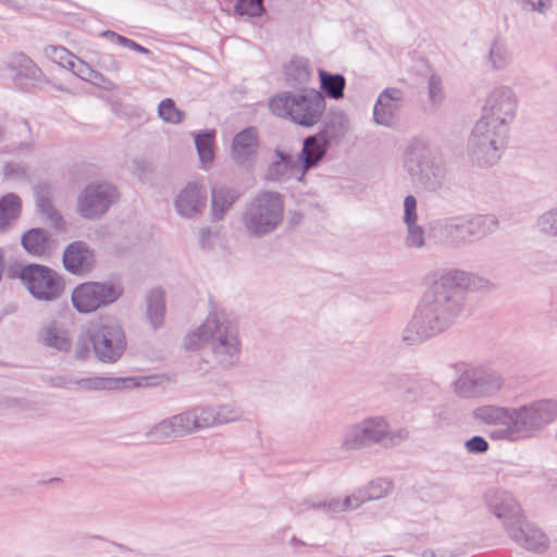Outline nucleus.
Masks as SVG:
<instances>
[{"instance_id": "9d476101", "label": "nucleus", "mask_w": 557, "mask_h": 557, "mask_svg": "<svg viewBox=\"0 0 557 557\" xmlns=\"http://www.w3.org/2000/svg\"><path fill=\"white\" fill-rule=\"evenodd\" d=\"M120 200L117 187L106 181L88 183L78 194L77 214L88 221H97Z\"/></svg>"}, {"instance_id": "79ce46f5", "label": "nucleus", "mask_w": 557, "mask_h": 557, "mask_svg": "<svg viewBox=\"0 0 557 557\" xmlns=\"http://www.w3.org/2000/svg\"><path fill=\"white\" fill-rule=\"evenodd\" d=\"M490 62L492 67L495 70H502L507 66L510 60V53L504 42H500L499 38H494L488 53Z\"/></svg>"}, {"instance_id": "412c9836", "label": "nucleus", "mask_w": 557, "mask_h": 557, "mask_svg": "<svg viewBox=\"0 0 557 557\" xmlns=\"http://www.w3.org/2000/svg\"><path fill=\"white\" fill-rule=\"evenodd\" d=\"M206 187L198 182H188L174 200V207L182 218L196 219L207 207Z\"/></svg>"}, {"instance_id": "f03ea898", "label": "nucleus", "mask_w": 557, "mask_h": 557, "mask_svg": "<svg viewBox=\"0 0 557 557\" xmlns=\"http://www.w3.org/2000/svg\"><path fill=\"white\" fill-rule=\"evenodd\" d=\"M211 343L213 358L222 368L237 362L240 354L238 327L235 320L225 311L210 312L207 320L191 334L187 335L184 346L187 350H197Z\"/></svg>"}, {"instance_id": "49530a36", "label": "nucleus", "mask_w": 557, "mask_h": 557, "mask_svg": "<svg viewBox=\"0 0 557 557\" xmlns=\"http://www.w3.org/2000/svg\"><path fill=\"white\" fill-rule=\"evenodd\" d=\"M540 231L549 236H557V207L540 215L537 220Z\"/></svg>"}, {"instance_id": "6e6d98bb", "label": "nucleus", "mask_w": 557, "mask_h": 557, "mask_svg": "<svg viewBox=\"0 0 557 557\" xmlns=\"http://www.w3.org/2000/svg\"><path fill=\"white\" fill-rule=\"evenodd\" d=\"M465 447L470 454H484L488 450L490 446L484 437L474 435L466 441Z\"/></svg>"}, {"instance_id": "393cba45", "label": "nucleus", "mask_w": 557, "mask_h": 557, "mask_svg": "<svg viewBox=\"0 0 557 557\" xmlns=\"http://www.w3.org/2000/svg\"><path fill=\"white\" fill-rule=\"evenodd\" d=\"M21 246L32 257H47L52 247V236L44 227H30L21 235Z\"/></svg>"}, {"instance_id": "f3484780", "label": "nucleus", "mask_w": 557, "mask_h": 557, "mask_svg": "<svg viewBox=\"0 0 557 557\" xmlns=\"http://www.w3.org/2000/svg\"><path fill=\"white\" fill-rule=\"evenodd\" d=\"M5 69L12 73L14 86L23 92H34L40 83H50L41 69L23 52L11 55Z\"/></svg>"}, {"instance_id": "58836bf2", "label": "nucleus", "mask_w": 557, "mask_h": 557, "mask_svg": "<svg viewBox=\"0 0 557 557\" xmlns=\"http://www.w3.org/2000/svg\"><path fill=\"white\" fill-rule=\"evenodd\" d=\"M78 77L85 82L91 83L95 86L104 88L106 90H112L114 84L112 81L107 78L99 71L94 70L88 63L78 64Z\"/></svg>"}, {"instance_id": "bf43d9fd", "label": "nucleus", "mask_w": 557, "mask_h": 557, "mask_svg": "<svg viewBox=\"0 0 557 557\" xmlns=\"http://www.w3.org/2000/svg\"><path fill=\"white\" fill-rule=\"evenodd\" d=\"M52 186L50 183L48 182H42V183H39L37 184L35 187H34V196H35V201H36V205L38 203V200L40 199H51V196H52Z\"/></svg>"}, {"instance_id": "0eeeda50", "label": "nucleus", "mask_w": 557, "mask_h": 557, "mask_svg": "<svg viewBox=\"0 0 557 557\" xmlns=\"http://www.w3.org/2000/svg\"><path fill=\"white\" fill-rule=\"evenodd\" d=\"M284 219V197L278 191L261 190L245 207L242 223L255 238L273 233Z\"/></svg>"}, {"instance_id": "37998d69", "label": "nucleus", "mask_w": 557, "mask_h": 557, "mask_svg": "<svg viewBox=\"0 0 557 557\" xmlns=\"http://www.w3.org/2000/svg\"><path fill=\"white\" fill-rule=\"evenodd\" d=\"M361 502L356 496H347L344 500L332 499L329 503L312 504L310 507L313 509L324 508L329 512H343L351 508L359 507Z\"/></svg>"}, {"instance_id": "3c124183", "label": "nucleus", "mask_w": 557, "mask_h": 557, "mask_svg": "<svg viewBox=\"0 0 557 557\" xmlns=\"http://www.w3.org/2000/svg\"><path fill=\"white\" fill-rule=\"evenodd\" d=\"M418 201L413 195H407L404 199V216L403 221L406 224H413L418 221Z\"/></svg>"}, {"instance_id": "4be33fe9", "label": "nucleus", "mask_w": 557, "mask_h": 557, "mask_svg": "<svg viewBox=\"0 0 557 557\" xmlns=\"http://www.w3.org/2000/svg\"><path fill=\"white\" fill-rule=\"evenodd\" d=\"M484 500L488 509L503 521L505 528L507 522L513 521L522 515L520 505L506 491L490 488L484 494Z\"/></svg>"}, {"instance_id": "39448f33", "label": "nucleus", "mask_w": 557, "mask_h": 557, "mask_svg": "<svg viewBox=\"0 0 557 557\" xmlns=\"http://www.w3.org/2000/svg\"><path fill=\"white\" fill-rule=\"evenodd\" d=\"M497 226L498 220L492 214L455 215L434 221L431 233L441 244L456 248L481 240Z\"/></svg>"}, {"instance_id": "6e6552de", "label": "nucleus", "mask_w": 557, "mask_h": 557, "mask_svg": "<svg viewBox=\"0 0 557 557\" xmlns=\"http://www.w3.org/2000/svg\"><path fill=\"white\" fill-rule=\"evenodd\" d=\"M508 133L478 121L468 138L467 152L470 161L480 168L492 166L506 148Z\"/></svg>"}, {"instance_id": "c9c22d12", "label": "nucleus", "mask_w": 557, "mask_h": 557, "mask_svg": "<svg viewBox=\"0 0 557 557\" xmlns=\"http://www.w3.org/2000/svg\"><path fill=\"white\" fill-rule=\"evenodd\" d=\"M475 418L491 425L511 422V409L498 406H483L474 411Z\"/></svg>"}, {"instance_id": "7ed1b4c3", "label": "nucleus", "mask_w": 557, "mask_h": 557, "mask_svg": "<svg viewBox=\"0 0 557 557\" xmlns=\"http://www.w3.org/2000/svg\"><path fill=\"white\" fill-rule=\"evenodd\" d=\"M127 348L126 334L121 323L111 315L89 322L76 343L75 358L87 360L90 356L102 363H115Z\"/></svg>"}, {"instance_id": "4d7b16f0", "label": "nucleus", "mask_w": 557, "mask_h": 557, "mask_svg": "<svg viewBox=\"0 0 557 557\" xmlns=\"http://www.w3.org/2000/svg\"><path fill=\"white\" fill-rule=\"evenodd\" d=\"M3 175L5 178L24 180L27 173L22 163L9 161L3 166Z\"/></svg>"}, {"instance_id": "f704fd0d", "label": "nucleus", "mask_w": 557, "mask_h": 557, "mask_svg": "<svg viewBox=\"0 0 557 557\" xmlns=\"http://www.w3.org/2000/svg\"><path fill=\"white\" fill-rule=\"evenodd\" d=\"M323 159V157L302 145L301 150L296 157L295 171H298V173L294 176V178L299 183H304L306 181L307 173L310 170L318 168Z\"/></svg>"}, {"instance_id": "ea45409f", "label": "nucleus", "mask_w": 557, "mask_h": 557, "mask_svg": "<svg viewBox=\"0 0 557 557\" xmlns=\"http://www.w3.org/2000/svg\"><path fill=\"white\" fill-rule=\"evenodd\" d=\"M455 394L462 398H482L496 394L499 385H454Z\"/></svg>"}, {"instance_id": "dca6fc26", "label": "nucleus", "mask_w": 557, "mask_h": 557, "mask_svg": "<svg viewBox=\"0 0 557 557\" xmlns=\"http://www.w3.org/2000/svg\"><path fill=\"white\" fill-rule=\"evenodd\" d=\"M440 377L448 383H503L505 381L490 363L466 361L443 366Z\"/></svg>"}, {"instance_id": "2f4dec72", "label": "nucleus", "mask_w": 557, "mask_h": 557, "mask_svg": "<svg viewBox=\"0 0 557 557\" xmlns=\"http://www.w3.org/2000/svg\"><path fill=\"white\" fill-rule=\"evenodd\" d=\"M321 95L330 99H342L345 95L346 79L343 74L319 70Z\"/></svg>"}, {"instance_id": "052dcab7", "label": "nucleus", "mask_w": 557, "mask_h": 557, "mask_svg": "<svg viewBox=\"0 0 557 557\" xmlns=\"http://www.w3.org/2000/svg\"><path fill=\"white\" fill-rule=\"evenodd\" d=\"M99 65L108 72H119L121 69L120 63L114 59L112 54H103L99 59Z\"/></svg>"}, {"instance_id": "2eb2a0df", "label": "nucleus", "mask_w": 557, "mask_h": 557, "mask_svg": "<svg viewBox=\"0 0 557 557\" xmlns=\"http://www.w3.org/2000/svg\"><path fill=\"white\" fill-rule=\"evenodd\" d=\"M407 170L424 190L436 191L444 185L445 164L440 157L433 156L430 151H423L414 158H409Z\"/></svg>"}, {"instance_id": "6ab92c4d", "label": "nucleus", "mask_w": 557, "mask_h": 557, "mask_svg": "<svg viewBox=\"0 0 557 557\" xmlns=\"http://www.w3.org/2000/svg\"><path fill=\"white\" fill-rule=\"evenodd\" d=\"M61 261L67 273L83 276L94 270L96 253L86 242L74 240L64 247Z\"/></svg>"}, {"instance_id": "338daca9", "label": "nucleus", "mask_w": 557, "mask_h": 557, "mask_svg": "<svg viewBox=\"0 0 557 557\" xmlns=\"http://www.w3.org/2000/svg\"><path fill=\"white\" fill-rule=\"evenodd\" d=\"M522 4L523 8H529L532 11H535V2L532 0H517Z\"/></svg>"}, {"instance_id": "8fccbe9b", "label": "nucleus", "mask_w": 557, "mask_h": 557, "mask_svg": "<svg viewBox=\"0 0 557 557\" xmlns=\"http://www.w3.org/2000/svg\"><path fill=\"white\" fill-rule=\"evenodd\" d=\"M55 53H60L65 57L64 62H60V65L70 70L74 75L78 77V64H84L85 61L76 58L73 53H71L66 48L63 47H52Z\"/></svg>"}, {"instance_id": "0e129e2a", "label": "nucleus", "mask_w": 557, "mask_h": 557, "mask_svg": "<svg viewBox=\"0 0 557 557\" xmlns=\"http://www.w3.org/2000/svg\"><path fill=\"white\" fill-rule=\"evenodd\" d=\"M16 310V306L13 305V304H9L7 305L2 311H1V314H0V322L2 321V319L8 315V314H11V313H14Z\"/></svg>"}, {"instance_id": "9b49d317", "label": "nucleus", "mask_w": 557, "mask_h": 557, "mask_svg": "<svg viewBox=\"0 0 557 557\" xmlns=\"http://www.w3.org/2000/svg\"><path fill=\"white\" fill-rule=\"evenodd\" d=\"M557 417V400L542 399L530 405L511 409V423L520 437L534 436Z\"/></svg>"}, {"instance_id": "20e7f679", "label": "nucleus", "mask_w": 557, "mask_h": 557, "mask_svg": "<svg viewBox=\"0 0 557 557\" xmlns=\"http://www.w3.org/2000/svg\"><path fill=\"white\" fill-rule=\"evenodd\" d=\"M7 278L18 280L32 298L41 302L57 301L66 290L64 275L42 263L12 262L8 265Z\"/></svg>"}, {"instance_id": "c756f323", "label": "nucleus", "mask_w": 557, "mask_h": 557, "mask_svg": "<svg viewBox=\"0 0 557 557\" xmlns=\"http://www.w3.org/2000/svg\"><path fill=\"white\" fill-rule=\"evenodd\" d=\"M22 212V199L14 193L0 197V234L8 232Z\"/></svg>"}, {"instance_id": "864d4df0", "label": "nucleus", "mask_w": 557, "mask_h": 557, "mask_svg": "<svg viewBox=\"0 0 557 557\" xmlns=\"http://www.w3.org/2000/svg\"><path fill=\"white\" fill-rule=\"evenodd\" d=\"M409 437V431L405 428H401L396 431H389V426L387 428L386 435L384 436L383 446L385 448H392L400 443L405 442Z\"/></svg>"}, {"instance_id": "5fc2aeb1", "label": "nucleus", "mask_w": 557, "mask_h": 557, "mask_svg": "<svg viewBox=\"0 0 557 557\" xmlns=\"http://www.w3.org/2000/svg\"><path fill=\"white\" fill-rule=\"evenodd\" d=\"M73 383H141L139 377H82Z\"/></svg>"}, {"instance_id": "774afa93", "label": "nucleus", "mask_w": 557, "mask_h": 557, "mask_svg": "<svg viewBox=\"0 0 557 557\" xmlns=\"http://www.w3.org/2000/svg\"><path fill=\"white\" fill-rule=\"evenodd\" d=\"M52 52H53V55H52L53 60L58 61L59 64H60V62H64L65 61V57L64 55H62L60 53H55L53 50H52Z\"/></svg>"}, {"instance_id": "423d86ee", "label": "nucleus", "mask_w": 557, "mask_h": 557, "mask_svg": "<svg viewBox=\"0 0 557 557\" xmlns=\"http://www.w3.org/2000/svg\"><path fill=\"white\" fill-rule=\"evenodd\" d=\"M269 109L276 116L310 128L321 121L326 102L324 97L314 89L300 92L284 91L270 99Z\"/></svg>"}, {"instance_id": "a211bd4d", "label": "nucleus", "mask_w": 557, "mask_h": 557, "mask_svg": "<svg viewBox=\"0 0 557 557\" xmlns=\"http://www.w3.org/2000/svg\"><path fill=\"white\" fill-rule=\"evenodd\" d=\"M260 148V138L256 126H247L237 132L231 144V157L240 169L252 168Z\"/></svg>"}, {"instance_id": "de8ad7c7", "label": "nucleus", "mask_w": 557, "mask_h": 557, "mask_svg": "<svg viewBox=\"0 0 557 557\" xmlns=\"http://www.w3.org/2000/svg\"><path fill=\"white\" fill-rule=\"evenodd\" d=\"M407 236L405 238L406 246L409 248H421L425 244L424 228L417 223L406 224Z\"/></svg>"}, {"instance_id": "a19ab883", "label": "nucleus", "mask_w": 557, "mask_h": 557, "mask_svg": "<svg viewBox=\"0 0 557 557\" xmlns=\"http://www.w3.org/2000/svg\"><path fill=\"white\" fill-rule=\"evenodd\" d=\"M158 114L166 123L180 124L185 117V112L180 110L175 101L171 98H165L160 101L158 106Z\"/></svg>"}, {"instance_id": "ddd939ff", "label": "nucleus", "mask_w": 557, "mask_h": 557, "mask_svg": "<svg viewBox=\"0 0 557 557\" xmlns=\"http://www.w3.org/2000/svg\"><path fill=\"white\" fill-rule=\"evenodd\" d=\"M349 119L339 108H330L321 119L319 132L304 138L302 145L325 158L330 148L338 144L349 131Z\"/></svg>"}, {"instance_id": "603ef678", "label": "nucleus", "mask_w": 557, "mask_h": 557, "mask_svg": "<svg viewBox=\"0 0 557 557\" xmlns=\"http://www.w3.org/2000/svg\"><path fill=\"white\" fill-rule=\"evenodd\" d=\"M429 98L433 104L441 103L444 99L442 79L433 74L428 82Z\"/></svg>"}, {"instance_id": "e2e57ef3", "label": "nucleus", "mask_w": 557, "mask_h": 557, "mask_svg": "<svg viewBox=\"0 0 557 557\" xmlns=\"http://www.w3.org/2000/svg\"><path fill=\"white\" fill-rule=\"evenodd\" d=\"M550 3H552L550 0H547V1L537 0V2L535 3V11H539L540 13H544L550 7Z\"/></svg>"}, {"instance_id": "c03bdc74", "label": "nucleus", "mask_w": 557, "mask_h": 557, "mask_svg": "<svg viewBox=\"0 0 557 557\" xmlns=\"http://www.w3.org/2000/svg\"><path fill=\"white\" fill-rule=\"evenodd\" d=\"M392 487L393 484L387 479L379 478L376 480H373L369 483V485L366 488V496L359 499V502H361L362 504L364 500L380 499L387 495Z\"/></svg>"}, {"instance_id": "a878e982", "label": "nucleus", "mask_w": 557, "mask_h": 557, "mask_svg": "<svg viewBox=\"0 0 557 557\" xmlns=\"http://www.w3.org/2000/svg\"><path fill=\"white\" fill-rule=\"evenodd\" d=\"M38 341L46 347L53 348L61 352H67L72 348L70 333L57 320H50L40 327Z\"/></svg>"}, {"instance_id": "4468645a", "label": "nucleus", "mask_w": 557, "mask_h": 557, "mask_svg": "<svg viewBox=\"0 0 557 557\" xmlns=\"http://www.w3.org/2000/svg\"><path fill=\"white\" fill-rule=\"evenodd\" d=\"M388 422L383 417H371L346 428L342 438L344 450H359L383 442Z\"/></svg>"}, {"instance_id": "b1692460", "label": "nucleus", "mask_w": 557, "mask_h": 557, "mask_svg": "<svg viewBox=\"0 0 557 557\" xmlns=\"http://www.w3.org/2000/svg\"><path fill=\"white\" fill-rule=\"evenodd\" d=\"M202 406H196L170 417L177 437H183L208 429L210 417Z\"/></svg>"}, {"instance_id": "72a5a7b5", "label": "nucleus", "mask_w": 557, "mask_h": 557, "mask_svg": "<svg viewBox=\"0 0 557 557\" xmlns=\"http://www.w3.org/2000/svg\"><path fill=\"white\" fill-rule=\"evenodd\" d=\"M205 412L210 417L208 429L220 424L237 421L242 418L243 412L233 405H220L218 407H203Z\"/></svg>"}, {"instance_id": "f8f14e48", "label": "nucleus", "mask_w": 557, "mask_h": 557, "mask_svg": "<svg viewBox=\"0 0 557 557\" xmlns=\"http://www.w3.org/2000/svg\"><path fill=\"white\" fill-rule=\"evenodd\" d=\"M518 102V97L510 87L497 86L487 95L479 121L509 133L517 115Z\"/></svg>"}, {"instance_id": "7c9ffc66", "label": "nucleus", "mask_w": 557, "mask_h": 557, "mask_svg": "<svg viewBox=\"0 0 557 557\" xmlns=\"http://www.w3.org/2000/svg\"><path fill=\"white\" fill-rule=\"evenodd\" d=\"M195 147L199 157V161L203 166L211 165L215 158V137L214 128L194 132L193 134Z\"/></svg>"}, {"instance_id": "69168bd1", "label": "nucleus", "mask_w": 557, "mask_h": 557, "mask_svg": "<svg viewBox=\"0 0 557 557\" xmlns=\"http://www.w3.org/2000/svg\"><path fill=\"white\" fill-rule=\"evenodd\" d=\"M398 381H399V383H416L419 381V379L414 374H403L398 379Z\"/></svg>"}, {"instance_id": "4c0bfd02", "label": "nucleus", "mask_w": 557, "mask_h": 557, "mask_svg": "<svg viewBox=\"0 0 557 557\" xmlns=\"http://www.w3.org/2000/svg\"><path fill=\"white\" fill-rule=\"evenodd\" d=\"M145 435L146 438L153 444H162L172 437H177L170 418H166L151 426Z\"/></svg>"}, {"instance_id": "e433bc0d", "label": "nucleus", "mask_w": 557, "mask_h": 557, "mask_svg": "<svg viewBox=\"0 0 557 557\" xmlns=\"http://www.w3.org/2000/svg\"><path fill=\"white\" fill-rule=\"evenodd\" d=\"M36 211L50 222V226L57 233L66 232V222L62 213L53 206L52 199L44 198L38 200V203L36 205Z\"/></svg>"}, {"instance_id": "cd10ccee", "label": "nucleus", "mask_w": 557, "mask_h": 557, "mask_svg": "<svg viewBox=\"0 0 557 557\" xmlns=\"http://www.w3.org/2000/svg\"><path fill=\"white\" fill-rule=\"evenodd\" d=\"M242 197V193L230 186H214L211 188V220L222 221L225 214Z\"/></svg>"}, {"instance_id": "aec40b11", "label": "nucleus", "mask_w": 557, "mask_h": 557, "mask_svg": "<svg viewBox=\"0 0 557 557\" xmlns=\"http://www.w3.org/2000/svg\"><path fill=\"white\" fill-rule=\"evenodd\" d=\"M506 532L521 547L535 553H542L548 547L546 535L537 528L527 522L523 515L507 522Z\"/></svg>"}, {"instance_id": "09e8293b", "label": "nucleus", "mask_w": 557, "mask_h": 557, "mask_svg": "<svg viewBox=\"0 0 557 557\" xmlns=\"http://www.w3.org/2000/svg\"><path fill=\"white\" fill-rule=\"evenodd\" d=\"M500 428L492 430L488 433V436L493 441H508V442H517L520 441V437L513 426V423L507 422L506 424H498Z\"/></svg>"}, {"instance_id": "5701e85b", "label": "nucleus", "mask_w": 557, "mask_h": 557, "mask_svg": "<svg viewBox=\"0 0 557 557\" xmlns=\"http://www.w3.org/2000/svg\"><path fill=\"white\" fill-rule=\"evenodd\" d=\"M403 101V91L398 88H385L377 97L373 108V120L377 125L393 127L399 103Z\"/></svg>"}, {"instance_id": "13d9d810", "label": "nucleus", "mask_w": 557, "mask_h": 557, "mask_svg": "<svg viewBox=\"0 0 557 557\" xmlns=\"http://www.w3.org/2000/svg\"><path fill=\"white\" fill-rule=\"evenodd\" d=\"M218 232H212L209 226H203L199 231V246L202 250H211L214 247V237Z\"/></svg>"}, {"instance_id": "c85d7f7f", "label": "nucleus", "mask_w": 557, "mask_h": 557, "mask_svg": "<svg viewBox=\"0 0 557 557\" xmlns=\"http://www.w3.org/2000/svg\"><path fill=\"white\" fill-rule=\"evenodd\" d=\"M146 315L153 330L162 326L165 314V293L161 287L150 289L146 295Z\"/></svg>"}, {"instance_id": "1a4fd4ad", "label": "nucleus", "mask_w": 557, "mask_h": 557, "mask_svg": "<svg viewBox=\"0 0 557 557\" xmlns=\"http://www.w3.org/2000/svg\"><path fill=\"white\" fill-rule=\"evenodd\" d=\"M124 294L120 283L112 281H85L71 293L73 309L79 314H90L115 304Z\"/></svg>"}, {"instance_id": "a18cd8bd", "label": "nucleus", "mask_w": 557, "mask_h": 557, "mask_svg": "<svg viewBox=\"0 0 557 557\" xmlns=\"http://www.w3.org/2000/svg\"><path fill=\"white\" fill-rule=\"evenodd\" d=\"M102 36L107 39H109L110 41L112 42H115L120 46H123L125 48H128L131 50H134L138 53H141V54H146V55H150L151 54V51L139 45L138 42H136L135 40L131 39V38H127L116 32H113V30H104L102 33Z\"/></svg>"}, {"instance_id": "bb28decb", "label": "nucleus", "mask_w": 557, "mask_h": 557, "mask_svg": "<svg viewBox=\"0 0 557 557\" xmlns=\"http://www.w3.org/2000/svg\"><path fill=\"white\" fill-rule=\"evenodd\" d=\"M274 158L265 169L264 181L282 183L290 178L292 173L296 170V158L278 147L274 149Z\"/></svg>"}, {"instance_id": "f257e3e1", "label": "nucleus", "mask_w": 557, "mask_h": 557, "mask_svg": "<svg viewBox=\"0 0 557 557\" xmlns=\"http://www.w3.org/2000/svg\"><path fill=\"white\" fill-rule=\"evenodd\" d=\"M475 278L473 274L458 269L441 274L424 292L403 331V341L408 345H417L453 325L463 309L466 293L475 284Z\"/></svg>"}, {"instance_id": "680f3d73", "label": "nucleus", "mask_w": 557, "mask_h": 557, "mask_svg": "<svg viewBox=\"0 0 557 557\" xmlns=\"http://www.w3.org/2000/svg\"><path fill=\"white\" fill-rule=\"evenodd\" d=\"M0 407L3 408H14V407H21L25 408V405L21 403L17 398H10V397H3L0 399Z\"/></svg>"}, {"instance_id": "473e14b6", "label": "nucleus", "mask_w": 557, "mask_h": 557, "mask_svg": "<svg viewBox=\"0 0 557 557\" xmlns=\"http://www.w3.org/2000/svg\"><path fill=\"white\" fill-rule=\"evenodd\" d=\"M284 73L287 84L293 88L306 85L311 76L308 60L304 58L292 59L288 64L284 65Z\"/></svg>"}]
</instances>
